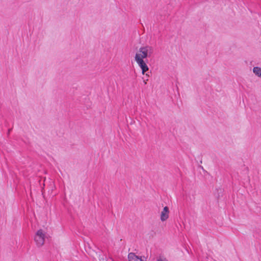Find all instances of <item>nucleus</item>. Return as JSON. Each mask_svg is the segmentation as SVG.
Listing matches in <instances>:
<instances>
[{"label":"nucleus","mask_w":261,"mask_h":261,"mask_svg":"<svg viewBox=\"0 0 261 261\" xmlns=\"http://www.w3.org/2000/svg\"><path fill=\"white\" fill-rule=\"evenodd\" d=\"M45 233L42 229L38 230L34 237V240L38 247L42 246L44 243Z\"/></svg>","instance_id":"1"},{"label":"nucleus","mask_w":261,"mask_h":261,"mask_svg":"<svg viewBox=\"0 0 261 261\" xmlns=\"http://www.w3.org/2000/svg\"><path fill=\"white\" fill-rule=\"evenodd\" d=\"M139 51L141 54L137 53L135 55V59H138L139 57V58H140L141 60H144L147 57H150L145 46L140 47Z\"/></svg>","instance_id":"2"},{"label":"nucleus","mask_w":261,"mask_h":261,"mask_svg":"<svg viewBox=\"0 0 261 261\" xmlns=\"http://www.w3.org/2000/svg\"><path fill=\"white\" fill-rule=\"evenodd\" d=\"M138 65L142 70V72L144 74L145 72L149 70V68L146 64V62L144 60H141L140 58L138 59H135Z\"/></svg>","instance_id":"3"},{"label":"nucleus","mask_w":261,"mask_h":261,"mask_svg":"<svg viewBox=\"0 0 261 261\" xmlns=\"http://www.w3.org/2000/svg\"><path fill=\"white\" fill-rule=\"evenodd\" d=\"M169 207L167 206H165L161 214V220L163 222L166 221L169 217Z\"/></svg>","instance_id":"4"},{"label":"nucleus","mask_w":261,"mask_h":261,"mask_svg":"<svg viewBox=\"0 0 261 261\" xmlns=\"http://www.w3.org/2000/svg\"><path fill=\"white\" fill-rule=\"evenodd\" d=\"M128 259L129 261H137L136 259L139 261H143V260L142 259L141 257H139L138 256L136 255L134 253L132 252L128 254Z\"/></svg>","instance_id":"5"},{"label":"nucleus","mask_w":261,"mask_h":261,"mask_svg":"<svg viewBox=\"0 0 261 261\" xmlns=\"http://www.w3.org/2000/svg\"><path fill=\"white\" fill-rule=\"evenodd\" d=\"M253 73L259 77H261V68L259 67H254L253 68Z\"/></svg>","instance_id":"6"},{"label":"nucleus","mask_w":261,"mask_h":261,"mask_svg":"<svg viewBox=\"0 0 261 261\" xmlns=\"http://www.w3.org/2000/svg\"><path fill=\"white\" fill-rule=\"evenodd\" d=\"M217 192L215 193V196L218 199H219L220 197L222 196L223 189L221 188H219L218 189H216Z\"/></svg>","instance_id":"7"},{"label":"nucleus","mask_w":261,"mask_h":261,"mask_svg":"<svg viewBox=\"0 0 261 261\" xmlns=\"http://www.w3.org/2000/svg\"><path fill=\"white\" fill-rule=\"evenodd\" d=\"M145 47L146 49H147L148 54L149 55V57H151V55L153 53V47L148 45L145 46Z\"/></svg>","instance_id":"8"},{"label":"nucleus","mask_w":261,"mask_h":261,"mask_svg":"<svg viewBox=\"0 0 261 261\" xmlns=\"http://www.w3.org/2000/svg\"><path fill=\"white\" fill-rule=\"evenodd\" d=\"M157 261H168V260L166 258H162L161 256H160L157 259Z\"/></svg>","instance_id":"9"},{"label":"nucleus","mask_w":261,"mask_h":261,"mask_svg":"<svg viewBox=\"0 0 261 261\" xmlns=\"http://www.w3.org/2000/svg\"><path fill=\"white\" fill-rule=\"evenodd\" d=\"M107 261H108V260H107Z\"/></svg>","instance_id":"10"}]
</instances>
